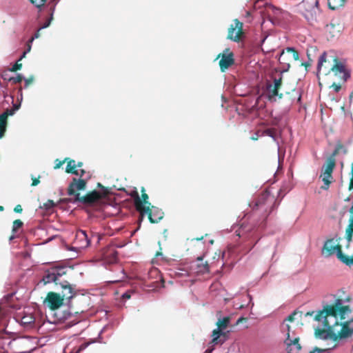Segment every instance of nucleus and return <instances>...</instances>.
I'll return each instance as SVG.
<instances>
[{
  "instance_id": "16",
  "label": "nucleus",
  "mask_w": 353,
  "mask_h": 353,
  "mask_svg": "<svg viewBox=\"0 0 353 353\" xmlns=\"http://www.w3.org/2000/svg\"><path fill=\"white\" fill-rule=\"evenodd\" d=\"M212 339L210 342L213 345H222L227 340V332H223L219 330H214L212 334Z\"/></svg>"
},
{
  "instance_id": "64",
  "label": "nucleus",
  "mask_w": 353,
  "mask_h": 353,
  "mask_svg": "<svg viewBox=\"0 0 353 353\" xmlns=\"http://www.w3.org/2000/svg\"><path fill=\"white\" fill-rule=\"evenodd\" d=\"M212 350H213V348H212L211 350H208V351H209V352H212Z\"/></svg>"
},
{
  "instance_id": "2",
  "label": "nucleus",
  "mask_w": 353,
  "mask_h": 353,
  "mask_svg": "<svg viewBox=\"0 0 353 353\" xmlns=\"http://www.w3.org/2000/svg\"><path fill=\"white\" fill-rule=\"evenodd\" d=\"M282 81V77L274 79L273 84L267 85L268 99L270 101H276V98L281 99L286 97L288 104L292 105L294 102L299 103L301 99L300 92L294 87L287 88Z\"/></svg>"
},
{
  "instance_id": "46",
  "label": "nucleus",
  "mask_w": 353,
  "mask_h": 353,
  "mask_svg": "<svg viewBox=\"0 0 353 353\" xmlns=\"http://www.w3.org/2000/svg\"><path fill=\"white\" fill-rule=\"evenodd\" d=\"M296 314V312H292L291 314H290L285 319L287 321L292 322L294 320V316Z\"/></svg>"
},
{
  "instance_id": "41",
  "label": "nucleus",
  "mask_w": 353,
  "mask_h": 353,
  "mask_svg": "<svg viewBox=\"0 0 353 353\" xmlns=\"http://www.w3.org/2000/svg\"><path fill=\"white\" fill-rule=\"evenodd\" d=\"M21 60L19 59L18 61H17L14 65L12 67V68L10 69V71L11 72H17L19 70H21V67H22V64L19 63V61H20Z\"/></svg>"
},
{
  "instance_id": "20",
  "label": "nucleus",
  "mask_w": 353,
  "mask_h": 353,
  "mask_svg": "<svg viewBox=\"0 0 353 353\" xmlns=\"http://www.w3.org/2000/svg\"><path fill=\"white\" fill-rule=\"evenodd\" d=\"M327 54L326 52H323L319 57L317 65L318 72H320L323 70H325V67H327L330 65V62L327 61L326 59Z\"/></svg>"
},
{
  "instance_id": "54",
  "label": "nucleus",
  "mask_w": 353,
  "mask_h": 353,
  "mask_svg": "<svg viewBox=\"0 0 353 353\" xmlns=\"http://www.w3.org/2000/svg\"><path fill=\"white\" fill-rule=\"evenodd\" d=\"M87 347V345L86 344H82L80 347H79V350H82L83 349H85V347Z\"/></svg>"
},
{
  "instance_id": "49",
  "label": "nucleus",
  "mask_w": 353,
  "mask_h": 353,
  "mask_svg": "<svg viewBox=\"0 0 353 353\" xmlns=\"http://www.w3.org/2000/svg\"><path fill=\"white\" fill-rule=\"evenodd\" d=\"M41 29H39L37 32H35V34L32 37V38L30 39V42H32L33 40L34 39H37L40 37V33H39V31L41 30Z\"/></svg>"
},
{
  "instance_id": "60",
  "label": "nucleus",
  "mask_w": 353,
  "mask_h": 353,
  "mask_svg": "<svg viewBox=\"0 0 353 353\" xmlns=\"http://www.w3.org/2000/svg\"><path fill=\"white\" fill-rule=\"evenodd\" d=\"M3 209H4V208H3V206H1V205H0V211H3Z\"/></svg>"
},
{
  "instance_id": "24",
  "label": "nucleus",
  "mask_w": 353,
  "mask_h": 353,
  "mask_svg": "<svg viewBox=\"0 0 353 353\" xmlns=\"http://www.w3.org/2000/svg\"><path fill=\"white\" fill-rule=\"evenodd\" d=\"M321 177H322V181L323 182V185L321 187V188L323 190H327L330 187V185L333 182L332 174H327L322 173Z\"/></svg>"
},
{
  "instance_id": "39",
  "label": "nucleus",
  "mask_w": 353,
  "mask_h": 353,
  "mask_svg": "<svg viewBox=\"0 0 353 353\" xmlns=\"http://www.w3.org/2000/svg\"><path fill=\"white\" fill-rule=\"evenodd\" d=\"M53 11L54 8L52 9V12L50 14V17L48 19L47 21L43 23V25L40 27V29L46 28L50 25L51 21L53 19Z\"/></svg>"
},
{
  "instance_id": "40",
  "label": "nucleus",
  "mask_w": 353,
  "mask_h": 353,
  "mask_svg": "<svg viewBox=\"0 0 353 353\" xmlns=\"http://www.w3.org/2000/svg\"><path fill=\"white\" fill-rule=\"evenodd\" d=\"M55 206V203L52 200H48L46 203H43V205L42 208H45L46 210H50L52 208Z\"/></svg>"
},
{
  "instance_id": "7",
  "label": "nucleus",
  "mask_w": 353,
  "mask_h": 353,
  "mask_svg": "<svg viewBox=\"0 0 353 353\" xmlns=\"http://www.w3.org/2000/svg\"><path fill=\"white\" fill-rule=\"evenodd\" d=\"M299 53L294 48H287L280 54L279 61L280 63L285 65L288 68L290 66L292 61L299 60Z\"/></svg>"
},
{
  "instance_id": "53",
  "label": "nucleus",
  "mask_w": 353,
  "mask_h": 353,
  "mask_svg": "<svg viewBox=\"0 0 353 353\" xmlns=\"http://www.w3.org/2000/svg\"><path fill=\"white\" fill-rule=\"evenodd\" d=\"M247 321V318H244V317H241L239 318L237 321H236V324H239L241 323H243V322H246Z\"/></svg>"
},
{
  "instance_id": "19",
  "label": "nucleus",
  "mask_w": 353,
  "mask_h": 353,
  "mask_svg": "<svg viewBox=\"0 0 353 353\" xmlns=\"http://www.w3.org/2000/svg\"><path fill=\"white\" fill-rule=\"evenodd\" d=\"M65 159H67L65 161V163H67L65 172L67 173L79 175L78 171L77 170V165H76L75 161L73 159H71L68 157L65 158Z\"/></svg>"
},
{
  "instance_id": "3",
  "label": "nucleus",
  "mask_w": 353,
  "mask_h": 353,
  "mask_svg": "<svg viewBox=\"0 0 353 353\" xmlns=\"http://www.w3.org/2000/svg\"><path fill=\"white\" fill-rule=\"evenodd\" d=\"M85 187L86 181L84 179H77L76 178H74L68 186V194L70 196H74L75 201L87 205H93L102 199V194L97 190L90 192L84 196H80V194L77 192V191L83 190L85 189Z\"/></svg>"
},
{
  "instance_id": "4",
  "label": "nucleus",
  "mask_w": 353,
  "mask_h": 353,
  "mask_svg": "<svg viewBox=\"0 0 353 353\" xmlns=\"http://www.w3.org/2000/svg\"><path fill=\"white\" fill-rule=\"evenodd\" d=\"M278 205L275 196L266 190L252 201L250 206L253 211H259L263 219H265Z\"/></svg>"
},
{
  "instance_id": "1",
  "label": "nucleus",
  "mask_w": 353,
  "mask_h": 353,
  "mask_svg": "<svg viewBox=\"0 0 353 353\" xmlns=\"http://www.w3.org/2000/svg\"><path fill=\"white\" fill-rule=\"evenodd\" d=\"M351 313L349 305H344L341 299H336L334 303L327 304L323 306V310L315 312H308L306 316H314V319L321 322L323 327L328 328V334L334 332L335 327L339 325V320L345 319V315Z\"/></svg>"
},
{
  "instance_id": "63",
  "label": "nucleus",
  "mask_w": 353,
  "mask_h": 353,
  "mask_svg": "<svg viewBox=\"0 0 353 353\" xmlns=\"http://www.w3.org/2000/svg\"><path fill=\"white\" fill-rule=\"evenodd\" d=\"M161 253L158 252H157L156 256H157L161 255Z\"/></svg>"
},
{
  "instance_id": "15",
  "label": "nucleus",
  "mask_w": 353,
  "mask_h": 353,
  "mask_svg": "<svg viewBox=\"0 0 353 353\" xmlns=\"http://www.w3.org/2000/svg\"><path fill=\"white\" fill-rule=\"evenodd\" d=\"M61 288V296L65 300L72 299L75 295L76 292L74 288L67 281H63L59 283Z\"/></svg>"
},
{
  "instance_id": "34",
  "label": "nucleus",
  "mask_w": 353,
  "mask_h": 353,
  "mask_svg": "<svg viewBox=\"0 0 353 353\" xmlns=\"http://www.w3.org/2000/svg\"><path fill=\"white\" fill-rule=\"evenodd\" d=\"M281 332L286 333V336L289 334V337H291L290 336L291 332L292 334V336L294 335V332H292V330H291L290 325L289 324H288V323H285V322L281 325Z\"/></svg>"
},
{
  "instance_id": "43",
  "label": "nucleus",
  "mask_w": 353,
  "mask_h": 353,
  "mask_svg": "<svg viewBox=\"0 0 353 353\" xmlns=\"http://www.w3.org/2000/svg\"><path fill=\"white\" fill-rule=\"evenodd\" d=\"M31 43H32V42H30V41H28V44H27V49H26V50H25V51L23 52V54H22V55L21 56V57H20L19 60H21L23 58H24V57H26V53H27V52H29L30 51V50H31Z\"/></svg>"
},
{
  "instance_id": "8",
  "label": "nucleus",
  "mask_w": 353,
  "mask_h": 353,
  "mask_svg": "<svg viewBox=\"0 0 353 353\" xmlns=\"http://www.w3.org/2000/svg\"><path fill=\"white\" fill-rule=\"evenodd\" d=\"M65 299L63 296L57 292H49L43 301L51 310H55L59 308L63 304Z\"/></svg>"
},
{
  "instance_id": "32",
  "label": "nucleus",
  "mask_w": 353,
  "mask_h": 353,
  "mask_svg": "<svg viewBox=\"0 0 353 353\" xmlns=\"http://www.w3.org/2000/svg\"><path fill=\"white\" fill-rule=\"evenodd\" d=\"M20 104H16L14 103L13 105V107L10 109H6L2 114H6V117L8 118L9 116L13 115L17 110L19 109Z\"/></svg>"
},
{
  "instance_id": "25",
  "label": "nucleus",
  "mask_w": 353,
  "mask_h": 353,
  "mask_svg": "<svg viewBox=\"0 0 353 353\" xmlns=\"http://www.w3.org/2000/svg\"><path fill=\"white\" fill-rule=\"evenodd\" d=\"M341 150H343V152L345 154L347 152V150L343 147V145L341 143H338L334 151L327 159L336 162V157L339 154Z\"/></svg>"
},
{
  "instance_id": "48",
  "label": "nucleus",
  "mask_w": 353,
  "mask_h": 353,
  "mask_svg": "<svg viewBox=\"0 0 353 353\" xmlns=\"http://www.w3.org/2000/svg\"><path fill=\"white\" fill-rule=\"evenodd\" d=\"M14 211L16 213H21L23 211V208L21 205L18 204L14 207Z\"/></svg>"
},
{
  "instance_id": "13",
  "label": "nucleus",
  "mask_w": 353,
  "mask_h": 353,
  "mask_svg": "<svg viewBox=\"0 0 353 353\" xmlns=\"http://www.w3.org/2000/svg\"><path fill=\"white\" fill-rule=\"evenodd\" d=\"M102 254L103 260L108 263H114L118 260V252L113 245L106 247Z\"/></svg>"
},
{
  "instance_id": "62",
  "label": "nucleus",
  "mask_w": 353,
  "mask_h": 353,
  "mask_svg": "<svg viewBox=\"0 0 353 353\" xmlns=\"http://www.w3.org/2000/svg\"><path fill=\"white\" fill-rule=\"evenodd\" d=\"M203 236H201V238H196V239L197 241H199V240L203 239Z\"/></svg>"
},
{
  "instance_id": "58",
  "label": "nucleus",
  "mask_w": 353,
  "mask_h": 353,
  "mask_svg": "<svg viewBox=\"0 0 353 353\" xmlns=\"http://www.w3.org/2000/svg\"><path fill=\"white\" fill-rule=\"evenodd\" d=\"M84 173H85V170H81V174H80V176H83Z\"/></svg>"
},
{
  "instance_id": "14",
  "label": "nucleus",
  "mask_w": 353,
  "mask_h": 353,
  "mask_svg": "<svg viewBox=\"0 0 353 353\" xmlns=\"http://www.w3.org/2000/svg\"><path fill=\"white\" fill-rule=\"evenodd\" d=\"M342 249L341 245L339 244H335L333 239L327 240L325 242L323 252L327 256H330L336 252V255Z\"/></svg>"
},
{
  "instance_id": "29",
  "label": "nucleus",
  "mask_w": 353,
  "mask_h": 353,
  "mask_svg": "<svg viewBox=\"0 0 353 353\" xmlns=\"http://www.w3.org/2000/svg\"><path fill=\"white\" fill-rule=\"evenodd\" d=\"M338 259H339L343 263H345L347 265H351L353 264V256H348L343 254L342 250L339 251L337 254Z\"/></svg>"
},
{
  "instance_id": "17",
  "label": "nucleus",
  "mask_w": 353,
  "mask_h": 353,
  "mask_svg": "<svg viewBox=\"0 0 353 353\" xmlns=\"http://www.w3.org/2000/svg\"><path fill=\"white\" fill-rule=\"evenodd\" d=\"M333 61L334 63L333 64H330L329 66L325 67V70L323 73L325 74H327L330 72V71L334 72L336 74L342 73L345 72L344 65L338 60L337 58H334Z\"/></svg>"
},
{
  "instance_id": "45",
  "label": "nucleus",
  "mask_w": 353,
  "mask_h": 353,
  "mask_svg": "<svg viewBox=\"0 0 353 353\" xmlns=\"http://www.w3.org/2000/svg\"><path fill=\"white\" fill-rule=\"evenodd\" d=\"M34 78L32 77L25 80V88H28L30 84L32 83Z\"/></svg>"
},
{
  "instance_id": "31",
  "label": "nucleus",
  "mask_w": 353,
  "mask_h": 353,
  "mask_svg": "<svg viewBox=\"0 0 353 353\" xmlns=\"http://www.w3.org/2000/svg\"><path fill=\"white\" fill-rule=\"evenodd\" d=\"M346 239L350 241L353 235V214H351L350 219V223L346 228Z\"/></svg>"
},
{
  "instance_id": "52",
  "label": "nucleus",
  "mask_w": 353,
  "mask_h": 353,
  "mask_svg": "<svg viewBox=\"0 0 353 353\" xmlns=\"http://www.w3.org/2000/svg\"><path fill=\"white\" fill-rule=\"evenodd\" d=\"M130 297H131L130 293V292H127L124 293V294L122 295V298H123V299H130Z\"/></svg>"
},
{
  "instance_id": "55",
  "label": "nucleus",
  "mask_w": 353,
  "mask_h": 353,
  "mask_svg": "<svg viewBox=\"0 0 353 353\" xmlns=\"http://www.w3.org/2000/svg\"><path fill=\"white\" fill-rule=\"evenodd\" d=\"M76 165H77V168H81L83 165V163L82 162H78L77 163H76Z\"/></svg>"
},
{
  "instance_id": "42",
  "label": "nucleus",
  "mask_w": 353,
  "mask_h": 353,
  "mask_svg": "<svg viewBox=\"0 0 353 353\" xmlns=\"http://www.w3.org/2000/svg\"><path fill=\"white\" fill-rule=\"evenodd\" d=\"M66 160L67 159H65L63 161H59V159H57L55 161V165L54 168L56 170L60 168L63 165V163H65Z\"/></svg>"
},
{
  "instance_id": "61",
  "label": "nucleus",
  "mask_w": 353,
  "mask_h": 353,
  "mask_svg": "<svg viewBox=\"0 0 353 353\" xmlns=\"http://www.w3.org/2000/svg\"><path fill=\"white\" fill-rule=\"evenodd\" d=\"M98 187L103 188V186L101 183H98Z\"/></svg>"
},
{
  "instance_id": "59",
  "label": "nucleus",
  "mask_w": 353,
  "mask_h": 353,
  "mask_svg": "<svg viewBox=\"0 0 353 353\" xmlns=\"http://www.w3.org/2000/svg\"><path fill=\"white\" fill-rule=\"evenodd\" d=\"M314 4L316 7L319 6V1L318 0H315V2H314Z\"/></svg>"
},
{
  "instance_id": "11",
  "label": "nucleus",
  "mask_w": 353,
  "mask_h": 353,
  "mask_svg": "<svg viewBox=\"0 0 353 353\" xmlns=\"http://www.w3.org/2000/svg\"><path fill=\"white\" fill-rule=\"evenodd\" d=\"M90 239L84 230L77 231L73 243L77 248L83 249L90 245Z\"/></svg>"
},
{
  "instance_id": "44",
  "label": "nucleus",
  "mask_w": 353,
  "mask_h": 353,
  "mask_svg": "<svg viewBox=\"0 0 353 353\" xmlns=\"http://www.w3.org/2000/svg\"><path fill=\"white\" fill-rule=\"evenodd\" d=\"M351 175H352V177L350 180V183H349V187H348L349 190H351L353 189V163H352V166H351Z\"/></svg>"
},
{
  "instance_id": "9",
  "label": "nucleus",
  "mask_w": 353,
  "mask_h": 353,
  "mask_svg": "<svg viewBox=\"0 0 353 353\" xmlns=\"http://www.w3.org/2000/svg\"><path fill=\"white\" fill-rule=\"evenodd\" d=\"M243 26L242 22L238 19H234V23L231 24L228 28L227 38L236 42L239 41L241 36L243 34Z\"/></svg>"
},
{
  "instance_id": "6",
  "label": "nucleus",
  "mask_w": 353,
  "mask_h": 353,
  "mask_svg": "<svg viewBox=\"0 0 353 353\" xmlns=\"http://www.w3.org/2000/svg\"><path fill=\"white\" fill-rule=\"evenodd\" d=\"M341 329L339 331H330V339L334 341H338L341 339H349L353 336V316L349 320L341 321L339 323Z\"/></svg>"
},
{
  "instance_id": "27",
  "label": "nucleus",
  "mask_w": 353,
  "mask_h": 353,
  "mask_svg": "<svg viewBox=\"0 0 353 353\" xmlns=\"http://www.w3.org/2000/svg\"><path fill=\"white\" fill-rule=\"evenodd\" d=\"M346 0H327L328 6L331 10H336L343 7Z\"/></svg>"
},
{
  "instance_id": "12",
  "label": "nucleus",
  "mask_w": 353,
  "mask_h": 353,
  "mask_svg": "<svg viewBox=\"0 0 353 353\" xmlns=\"http://www.w3.org/2000/svg\"><path fill=\"white\" fill-rule=\"evenodd\" d=\"M299 337L296 336L293 338L289 337V334L284 340V344L286 346L287 353L298 352L301 350V345L299 343Z\"/></svg>"
},
{
  "instance_id": "18",
  "label": "nucleus",
  "mask_w": 353,
  "mask_h": 353,
  "mask_svg": "<svg viewBox=\"0 0 353 353\" xmlns=\"http://www.w3.org/2000/svg\"><path fill=\"white\" fill-rule=\"evenodd\" d=\"M141 192H142L141 198H140V196L137 192L135 193V196L134 197V206L136 207V202L138 199L141 202L143 208H147V207L150 206L152 204L148 201L149 196H148V194H146L145 192L144 188H142Z\"/></svg>"
},
{
  "instance_id": "21",
  "label": "nucleus",
  "mask_w": 353,
  "mask_h": 353,
  "mask_svg": "<svg viewBox=\"0 0 353 353\" xmlns=\"http://www.w3.org/2000/svg\"><path fill=\"white\" fill-rule=\"evenodd\" d=\"M42 280L45 284L54 282L57 285L60 283L56 279V276L52 269L46 272Z\"/></svg>"
},
{
  "instance_id": "35",
  "label": "nucleus",
  "mask_w": 353,
  "mask_h": 353,
  "mask_svg": "<svg viewBox=\"0 0 353 353\" xmlns=\"http://www.w3.org/2000/svg\"><path fill=\"white\" fill-rule=\"evenodd\" d=\"M263 134L273 138L276 140V130L275 128H268L263 131Z\"/></svg>"
},
{
  "instance_id": "56",
  "label": "nucleus",
  "mask_w": 353,
  "mask_h": 353,
  "mask_svg": "<svg viewBox=\"0 0 353 353\" xmlns=\"http://www.w3.org/2000/svg\"><path fill=\"white\" fill-rule=\"evenodd\" d=\"M281 13V10H280L279 9L275 10V14L279 15Z\"/></svg>"
},
{
  "instance_id": "38",
  "label": "nucleus",
  "mask_w": 353,
  "mask_h": 353,
  "mask_svg": "<svg viewBox=\"0 0 353 353\" xmlns=\"http://www.w3.org/2000/svg\"><path fill=\"white\" fill-rule=\"evenodd\" d=\"M23 80V76L19 74L16 77H10L9 79V81L12 82L14 84H17L21 83Z\"/></svg>"
},
{
  "instance_id": "36",
  "label": "nucleus",
  "mask_w": 353,
  "mask_h": 353,
  "mask_svg": "<svg viewBox=\"0 0 353 353\" xmlns=\"http://www.w3.org/2000/svg\"><path fill=\"white\" fill-rule=\"evenodd\" d=\"M23 225V223L20 219L14 220L12 224V232H16Z\"/></svg>"
},
{
  "instance_id": "26",
  "label": "nucleus",
  "mask_w": 353,
  "mask_h": 353,
  "mask_svg": "<svg viewBox=\"0 0 353 353\" xmlns=\"http://www.w3.org/2000/svg\"><path fill=\"white\" fill-rule=\"evenodd\" d=\"M230 321V318L229 316H225L222 319H219L216 323L217 326V328L216 330H219L220 331H222L223 330L225 329L228 326Z\"/></svg>"
},
{
  "instance_id": "5",
  "label": "nucleus",
  "mask_w": 353,
  "mask_h": 353,
  "mask_svg": "<svg viewBox=\"0 0 353 353\" xmlns=\"http://www.w3.org/2000/svg\"><path fill=\"white\" fill-rule=\"evenodd\" d=\"M136 210L141 216L147 214L150 222L152 223L159 222L164 216V212L162 210L156 206L151 205L149 207L143 208L142 203L139 199L136 202Z\"/></svg>"
},
{
  "instance_id": "50",
  "label": "nucleus",
  "mask_w": 353,
  "mask_h": 353,
  "mask_svg": "<svg viewBox=\"0 0 353 353\" xmlns=\"http://www.w3.org/2000/svg\"><path fill=\"white\" fill-rule=\"evenodd\" d=\"M332 88H334V91L338 92L340 90H341V85H339V84H336L335 83H334L332 85Z\"/></svg>"
},
{
  "instance_id": "51",
  "label": "nucleus",
  "mask_w": 353,
  "mask_h": 353,
  "mask_svg": "<svg viewBox=\"0 0 353 353\" xmlns=\"http://www.w3.org/2000/svg\"><path fill=\"white\" fill-rule=\"evenodd\" d=\"M40 183L39 177L38 178H32V183L31 184L32 186H36Z\"/></svg>"
},
{
  "instance_id": "33",
  "label": "nucleus",
  "mask_w": 353,
  "mask_h": 353,
  "mask_svg": "<svg viewBox=\"0 0 353 353\" xmlns=\"http://www.w3.org/2000/svg\"><path fill=\"white\" fill-rule=\"evenodd\" d=\"M52 270L56 276V279L59 282V278L64 274H65V270L64 268H53Z\"/></svg>"
},
{
  "instance_id": "23",
  "label": "nucleus",
  "mask_w": 353,
  "mask_h": 353,
  "mask_svg": "<svg viewBox=\"0 0 353 353\" xmlns=\"http://www.w3.org/2000/svg\"><path fill=\"white\" fill-rule=\"evenodd\" d=\"M8 125V118L6 114H0V139L3 138L5 135L6 128Z\"/></svg>"
},
{
  "instance_id": "22",
  "label": "nucleus",
  "mask_w": 353,
  "mask_h": 353,
  "mask_svg": "<svg viewBox=\"0 0 353 353\" xmlns=\"http://www.w3.org/2000/svg\"><path fill=\"white\" fill-rule=\"evenodd\" d=\"M197 272L200 274L208 273L210 272L209 265L207 262L203 263L202 257H198Z\"/></svg>"
},
{
  "instance_id": "37",
  "label": "nucleus",
  "mask_w": 353,
  "mask_h": 353,
  "mask_svg": "<svg viewBox=\"0 0 353 353\" xmlns=\"http://www.w3.org/2000/svg\"><path fill=\"white\" fill-rule=\"evenodd\" d=\"M47 0H30V3L34 5L37 8H41L44 6Z\"/></svg>"
},
{
  "instance_id": "57",
  "label": "nucleus",
  "mask_w": 353,
  "mask_h": 353,
  "mask_svg": "<svg viewBox=\"0 0 353 353\" xmlns=\"http://www.w3.org/2000/svg\"><path fill=\"white\" fill-rule=\"evenodd\" d=\"M252 140L254 141H256L258 139V137L257 136H254L251 138Z\"/></svg>"
},
{
  "instance_id": "10",
  "label": "nucleus",
  "mask_w": 353,
  "mask_h": 353,
  "mask_svg": "<svg viewBox=\"0 0 353 353\" xmlns=\"http://www.w3.org/2000/svg\"><path fill=\"white\" fill-rule=\"evenodd\" d=\"M221 58L219 66L221 72H225L234 63V54L229 48H225L223 53L218 54L216 59Z\"/></svg>"
},
{
  "instance_id": "28",
  "label": "nucleus",
  "mask_w": 353,
  "mask_h": 353,
  "mask_svg": "<svg viewBox=\"0 0 353 353\" xmlns=\"http://www.w3.org/2000/svg\"><path fill=\"white\" fill-rule=\"evenodd\" d=\"M335 166H336L335 161H331V160H329L327 159L323 173L327 174H332L334 169L335 168Z\"/></svg>"
},
{
  "instance_id": "30",
  "label": "nucleus",
  "mask_w": 353,
  "mask_h": 353,
  "mask_svg": "<svg viewBox=\"0 0 353 353\" xmlns=\"http://www.w3.org/2000/svg\"><path fill=\"white\" fill-rule=\"evenodd\" d=\"M315 336L316 337H319L323 339H330V335L328 334V328H317L315 330Z\"/></svg>"
},
{
  "instance_id": "47",
  "label": "nucleus",
  "mask_w": 353,
  "mask_h": 353,
  "mask_svg": "<svg viewBox=\"0 0 353 353\" xmlns=\"http://www.w3.org/2000/svg\"><path fill=\"white\" fill-rule=\"evenodd\" d=\"M324 351H325V350L321 349L319 347H316L312 351H310L309 353H321Z\"/></svg>"
}]
</instances>
